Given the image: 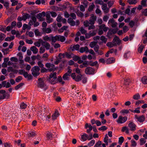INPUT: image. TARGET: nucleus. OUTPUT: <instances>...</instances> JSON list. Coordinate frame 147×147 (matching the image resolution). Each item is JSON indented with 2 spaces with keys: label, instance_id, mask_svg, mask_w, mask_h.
I'll list each match as a JSON object with an SVG mask.
<instances>
[{
  "label": "nucleus",
  "instance_id": "58836bf2",
  "mask_svg": "<svg viewBox=\"0 0 147 147\" xmlns=\"http://www.w3.org/2000/svg\"><path fill=\"white\" fill-rule=\"evenodd\" d=\"M53 136V134H51V132H48L46 136L47 137L48 140L51 139V138H52Z\"/></svg>",
  "mask_w": 147,
  "mask_h": 147
},
{
  "label": "nucleus",
  "instance_id": "72a5a7b5",
  "mask_svg": "<svg viewBox=\"0 0 147 147\" xmlns=\"http://www.w3.org/2000/svg\"><path fill=\"white\" fill-rule=\"evenodd\" d=\"M89 64V62L88 61H85L82 63V64L80 65V67L82 68L87 67Z\"/></svg>",
  "mask_w": 147,
  "mask_h": 147
},
{
  "label": "nucleus",
  "instance_id": "aec40b11",
  "mask_svg": "<svg viewBox=\"0 0 147 147\" xmlns=\"http://www.w3.org/2000/svg\"><path fill=\"white\" fill-rule=\"evenodd\" d=\"M42 45L45 47L47 50L50 49V45L47 42L44 41L42 40Z\"/></svg>",
  "mask_w": 147,
  "mask_h": 147
},
{
  "label": "nucleus",
  "instance_id": "4c0bfd02",
  "mask_svg": "<svg viewBox=\"0 0 147 147\" xmlns=\"http://www.w3.org/2000/svg\"><path fill=\"white\" fill-rule=\"evenodd\" d=\"M107 46L111 48L114 46H116L113 43V41L112 42H109L107 44Z\"/></svg>",
  "mask_w": 147,
  "mask_h": 147
},
{
  "label": "nucleus",
  "instance_id": "cd10ccee",
  "mask_svg": "<svg viewBox=\"0 0 147 147\" xmlns=\"http://www.w3.org/2000/svg\"><path fill=\"white\" fill-rule=\"evenodd\" d=\"M70 76V75L68 74L67 73H65L63 75L62 78L64 80H68L69 79Z\"/></svg>",
  "mask_w": 147,
  "mask_h": 147
},
{
  "label": "nucleus",
  "instance_id": "680f3d73",
  "mask_svg": "<svg viewBox=\"0 0 147 147\" xmlns=\"http://www.w3.org/2000/svg\"><path fill=\"white\" fill-rule=\"evenodd\" d=\"M114 3V2L113 1H109L107 3V4L108 5V6L109 7V8L111 7L112 5H113Z\"/></svg>",
  "mask_w": 147,
  "mask_h": 147
},
{
  "label": "nucleus",
  "instance_id": "2f4dec72",
  "mask_svg": "<svg viewBox=\"0 0 147 147\" xmlns=\"http://www.w3.org/2000/svg\"><path fill=\"white\" fill-rule=\"evenodd\" d=\"M135 130V129H122L121 131L122 132H125L127 134L129 135L131 134L129 131L130 130L133 131Z\"/></svg>",
  "mask_w": 147,
  "mask_h": 147
},
{
  "label": "nucleus",
  "instance_id": "20e7f679",
  "mask_svg": "<svg viewBox=\"0 0 147 147\" xmlns=\"http://www.w3.org/2000/svg\"><path fill=\"white\" fill-rule=\"evenodd\" d=\"M40 70V69L38 66H35L31 70L32 71V74L34 77L37 76L40 74L39 72Z\"/></svg>",
  "mask_w": 147,
  "mask_h": 147
},
{
  "label": "nucleus",
  "instance_id": "4d7b16f0",
  "mask_svg": "<svg viewBox=\"0 0 147 147\" xmlns=\"http://www.w3.org/2000/svg\"><path fill=\"white\" fill-rule=\"evenodd\" d=\"M107 39L105 36H102V43H106L107 41Z\"/></svg>",
  "mask_w": 147,
  "mask_h": 147
},
{
  "label": "nucleus",
  "instance_id": "49530a36",
  "mask_svg": "<svg viewBox=\"0 0 147 147\" xmlns=\"http://www.w3.org/2000/svg\"><path fill=\"white\" fill-rule=\"evenodd\" d=\"M124 140V138L122 136H121L119 138V144L121 145L123 142Z\"/></svg>",
  "mask_w": 147,
  "mask_h": 147
},
{
  "label": "nucleus",
  "instance_id": "69168bd1",
  "mask_svg": "<svg viewBox=\"0 0 147 147\" xmlns=\"http://www.w3.org/2000/svg\"><path fill=\"white\" fill-rule=\"evenodd\" d=\"M95 141L94 140H91L88 145V146H92L95 143Z\"/></svg>",
  "mask_w": 147,
  "mask_h": 147
},
{
  "label": "nucleus",
  "instance_id": "ddd939ff",
  "mask_svg": "<svg viewBox=\"0 0 147 147\" xmlns=\"http://www.w3.org/2000/svg\"><path fill=\"white\" fill-rule=\"evenodd\" d=\"M108 23L113 28L116 27L117 25V23L116 22H115V20L113 18L109 20Z\"/></svg>",
  "mask_w": 147,
  "mask_h": 147
},
{
  "label": "nucleus",
  "instance_id": "b1692460",
  "mask_svg": "<svg viewBox=\"0 0 147 147\" xmlns=\"http://www.w3.org/2000/svg\"><path fill=\"white\" fill-rule=\"evenodd\" d=\"M42 31L43 32L47 33H49L52 31L51 29L50 28H43L42 29Z\"/></svg>",
  "mask_w": 147,
  "mask_h": 147
},
{
  "label": "nucleus",
  "instance_id": "5701e85b",
  "mask_svg": "<svg viewBox=\"0 0 147 147\" xmlns=\"http://www.w3.org/2000/svg\"><path fill=\"white\" fill-rule=\"evenodd\" d=\"M28 136L29 137H33L35 136L36 134L35 131H29L28 133Z\"/></svg>",
  "mask_w": 147,
  "mask_h": 147
},
{
  "label": "nucleus",
  "instance_id": "f3484780",
  "mask_svg": "<svg viewBox=\"0 0 147 147\" xmlns=\"http://www.w3.org/2000/svg\"><path fill=\"white\" fill-rule=\"evenodd\" d=\"M90 122L92 125H94L96 124L98 126H100L101 125V122L98 120H96L94 119H93L91 120Z\"/></svg>",
  "mask_w": 147,
  "mask_h": 147
},
{
  "label": "nucleus",
  "instance_id": "6e6d98bb",
  "mask_svg": "<svg viewBox=\"0 0 147 147\" xmlns=\"http://www.w3.org/2000/svg\"><path fill=\"white\" fill-rule=\"evenodd\" d=\"M95 7L94 5L92 3V5H91L88 8V10L89 11H91L93 10V9Z\"/></svg>",
  "mask_w": 147,
  "mask_h": 147
},
{
  "label": "nucleus",
  "instance_id": "f8f14e48",
  "mask_svg": "<svg viewBox=\"0 0 147 147\" xmlns=\"http://www.w3.org/2000/svg\"><path fill=\"white\" fill-rule=\"evenodd\" d=\"M112 41L114 45L117 46V45H119L120 44L121 41L117 36H115L113 38Z\"/></svg>",
  "mask_w": 147,
  "mask_h": 147
},
{
  "label": "nucleus",
  "instance_id": "603ef678",
  "mask_svg": "<svg viewBox=\"0 0 147 147\" xmlns=\"http://www.w3.org/2000/svg\"><path fill=\"white\" fill-rule=\"evenodd\" d=\"M57 80L59 82L61 83L62 84H64L65 83V82L63 81L62 78L61 76H59L57 79Z\"/></svg>",
  "mask_w": 147,
  "mask_h": 147
},
{
  "label": "nucleus",
  "instance_id": "c03bdc74",
  "mask_svg": "<svg viewBox=\"0 0 147 147\" xmlns=\"http://www.w3.org/2000/svg\"><path fill=\"white\" fill-rule=\"evenodd\" d=\"M133 98L134 99L137 100L140 98V96L139 94L137 93L134 95Z\"/></svg>",
  "mask_w": 147,
  "mask_h": 147
},
{
  "label": "nucleus",
  "instance_id": "a19ab883",
  "mask_svg": "<svg viewBox=\"0 0 147 147\" xmlns=\"http://www.w3.org/2000/svg\"><path fill=\"white\" fill-rule=\"evenodd\" d=\"M58 36L59 37V41H61V42H64L65 40V38L64 36H61L60 35H59Z\"/></svg>",
  "mask_w": 147,
  "mask_h": 147
},
{
  "label": "nucleus",
  "instance_id": "0eeeda50",
  "mask_svg": "<svg viewBox=\"0 0 147 147\" xmlns=\"http://www.w3.org/2000/svg\"><path fill=\"white\" fill-rule=\"evenodd\" d=\"M39 82L38 83V86L44 90H46L47 88V86L45 84L44 82L42 80L41 78L38 79Z\"/></svg>",
  "mask_w": 147,
  "mask_h": 147
},
{
  "label": "nucleus",
  "instance_id": "052dcab7",
  "mask_svg": "<svg viewBox=\"0 0 147 147\" xmlns=\"http://www.w3.org/2000/svg\"><path fill=\"white\" fill-rule=\"evenodd\" d=\"M131 145L132 146L135 147L136 146L137 143L134 140H132L131 141Z\"/></svg>",
  "mask_w": 147,
  "mask_h": 147
},
{
  "label": "nucleus",
  "instance_id": "6ab92c4d",
  "mask_svg": "<svg viewBox=\"0 0 147 147\" xmlns=\"http://www.w3.org/2000/svg\"><path fill=\"white\" fill-rule=\"evenodd\" d=\"M102 10L105 13H108L109 11V9L107 7V4L105 3L102 4Z\"/></svg>",
  "mask_w": 147,
  "mask_h": 147
},
{
  "label": "nucleus",
  "instance_id": "09e8293b",
  "mask_svg": "<svg viewBox=\"0 0 147 147\" xmlns=\"http://www.w3.org/2000/svg\"><path fill=\"white\" fill-rule=\"evenodd\" d=\"M129 112V111L127 109H123L121 110L120 111V113L123 115L125 114H127Z\"/></svg>",
  "mask_w": 147,
  "mask_h": 147
},
{
  "label": "nucleus",
  "instance_id": "774afa93",
  "mask_svg": "<svg viewBox=\"0 0 147 147\" xmlns=\"http://www.w3.org/2000/svg\"><path fill=\"white\" fill-rule=\"evenodd\" d=\"M12 146L10 144L5 143L4 144V147H12Z\"/></svg>",
  "mask_w": 147,
  "mask_h": 147
},
{
  "label": "nucleus",
  "instance_id": "864d4df0",
  "mask_svg": "<svg viewBox=\"0 0 147 147\" xmlns=\"http://www.w3.org/2000/svg\"><path fill=\"white\" fill-rule=\"evenodd\" d=\"M24 85V83H21L19 84L18 85L16 86L15 88V89L16 90H17L19 88L21 87Z\"/></svg>",
  "mask_w": 147,
  "mask_h": 147
},
{
  "label": "nucleus",
  "instance_id": "393cba45",
  "mask_svg": "<svg viewBox=\"0 0 147 147\" xmlns=\"http://www.w3.org/2000/svg\"><path fill=\"white\" fill-rule=\"evenodd\" d=\"M59 38L58 35H56L54 36H52L51 40L52 42L55 43L57 41H59Z\"/></svg>",
  "mask_w": 147,
  "mask_h": 147
},
{
  "label": "nucleus",
  "instance_id": "c9c22d12",
  "mask_svg": "<svg viewBox=\"0 0 147 147\" xmlns=\"http://www.w3.org/2000/svg\"><path fill=\"white\" fill-rule=\"evenodd\" d=\"M85 128H88L89 129H92L93 128V129H96V126H93V127L91 125V124L90 123H86V124Z\"/></svg>",
  "mask_w": 147,
  "mask_h": 147
},
{
  "label": "nucleus",
  "instance_id": "412c9836",
  "mask_svg": "<svg viewBox=\"0 0 147 147\" xmlns=\"http://www.w3.org/2000/svg\"><path fill=\"white\" fill-rule=\"evenodd\" d=\"M59 115V114L57 111H56L51 116L52 119L53 120L56 119Z\"/></svg>",
  "mask_w": 147,
  "mask_h": 147
},
{
  "label": "nucleus",
  "instance_id": "a18cd8bd",
  "mask_svg": "<svg viewBox=\"0 0 147 147\" xmlns=\"http://www.w3.org/2000/svg\"><path fill=\"white\" fill-rule=\"evenodd\" d=\"M144 46L143 45H141L138 47V52L140 53H141L143 51Z\"/></svg>",
  "mask_w": 147,
  "mask_h": 147
},
{
  "label": "nucleus",
  "instance_id": "4468645a",
  "mask_svg": "<svg viewBox=\"0 0 147 147\" xmlns=\"http://www.w3.org/2000/svg\"><path fill=\"white\" fill-rule=\"evenodd\" d=\"M46 13L45 12L43 11L41 13H38L36 16L37 18L40 21L43 20L42 17H45V16Z\"/></svg>",
  "mask_w": 147,
  "mask_h": 147
},
{
  "label": "nucleus",
  "instance_id": "7ed1b4c3",
  "mask_svg": "<svg viewBox=\"0 0 147 147\" xmlns=\"http://www.w3.org/2000/svg\"><path fill=\"white\" fill-rule=\"evenodd\" d=\"M107 88H105L103 89V92L104 93V95L107 98H111L113 96L114 90L111 89L108 92H107Z\"/></svg>",
  "mask_w": 147,
  "mask_h": 147
},
{
  "label": "nucleus",
  "instance_id": "7c9ffc66",
  "mask_svg": "<svg viewBox=\"0 0 147 147\" xmlns=\"http://www.w3.org/2000/svg\"><path fill=\"white\" fill-rule=\"evenodd\" d=\"M74 55L72 53L65 52V57L67 59H71L73 57Z\"/></svg>",
  "mask_w": 147,
  "mask_h": 147
},
{
  "label": "nucleus",
  "instance_id": "473e14b6",
  "mask_svg": "<svg viewBox=\"0 0 147 147\" xmlns=\"http://www.w3.org/2000/svg\"><path fill=\"white\" fill-rule=\"evenodd\" d=\"M30 50L32 51L34 54L37 53L38 51V49L35 46H33L31 47Z\"/></svg>",
  "mask_w": 147,
  "mask_h": 147
},
{
  "label": "nucleus",
  "instance_id": "a878e982",
  "mask_svg": "<svg viewBox=\"0 0 147 147\" xmlns=\"http://www.w3.org/2000/svg\"><path fill=\"white\" fill-rule=\"evenodd\" d=\"M23 75L25 78H27L29 80H30L32 79V76L31 74L29 75L26 72Z\"/></svg>",
  "mask_w": 147,
  "mask_h": 147
},
{
  "label": "nucleus",
  "instance_id": "bb28decb",
  "mask_svg": "<svg viewBox=\"0 0 147 147\" xmlns=\"http://www.w3.org/2000/svg\"><path fill=\"white\" fill-rule=\"evenodd\" d=\"M141 82L144 84H147V76L143 77L141 79Z\"/></svg>",
  "mask_w": 147,
  "mask_h": 147
},
{
  "label": "nucleus",
  "instance_id": "37998d69",
  "mask_svg": "<svg viewBox=\"0 0 147 147\" xmlns=\"http://www.w3.org/2000/svg\"><path fill=\"white\" fill-rule=\"evenodd\" d=\"M88 135L86 134H84L82 136V139L83 141H85L87 140Z\"/></svg>",
  "mask_w": 147,
  "mask_h": 147
},
{
  "label": "nucleus",
  "instance_id": "9d476101",
  "mask_svg": "<svg viewBox=\"0 0 147 147\" xmlns=\"http://www.w3.org/2000/svg\"><path fill=\"white\" fill-rule=\"evenodd\" d=\"M114 28L110 30L109 31L107 34V36L108 37L110 38V36H111L112 34H114L117 32L118 28L117 27Z\"/></svg>",
  "mask_w": 147,
  "mask_h": 147
},
{
  "label": "nucleus",
  "instance_id": "ea45409f",
  "mask_svg": "<svg viewBox=\"0 0 147 147\" xmlns=\"http://www.w3.org/2000/svg\"><path fill=\"white\" fill-rule=\"evenodd\" d=\"M80 47V45L78 44H76L74 45L73 46V49H72V50L73 51L75 50L78 51L79 50Z\"/></svg>",
  "mask_w": 147,
  "mask_h": 147
},
{
  "label": "nucleus",
  "instance_id": "39448f33",
  "mask_svg": "<svg viewBox=\"0 0 147 147\" xmlns=\"http://www.w3.org/2000/svg\"><path fill=\"white\" fill-rule=\"evenodd\" d=\"M115 59L113 57H111L107 59H105L102 58V63L103 64H108L114 63Z\"/></svg>",
  "mask_w": 147,
  "mask_h": 147
},
{
  "label": "nucleus",
  "instance_id": "e2e57ef3",
  "mask_svg": "<svg viewBox=\"0 0 147 147\" xmlns=\"http://www.w3.org/2000/svg\"><path fill=\"white\" fill-rule=\"evenodd\" d=\"M129 29V27L126 26H125L123 28V31L125 33Z\"/></svg>",
  "mask_w": 147,
  "mask_h": 147
},
{
  "label": "nucleus",
  "instance_id": "f257e3e1",
  "mask_svg": "<svg viewBox=\"0 0 147 147\" xmlns=\"http://www.w3.org/2000/svg\"><path fill=\"white\" fill-rule=\"evenodd\" d=\"M49 107L44 105L40 107L38 109L37 111L40 113V117L42 119H44L45 117L46 120H48L51 118L50 114L47 115L49 113Z\"/></svg>",
  "mask_w": 147,
  "mask_h": 147
},
{
  "label": "nucleus",
  "instance_id": "f704fd0d",
  "mask_svg": "<svg viewBox=\"0 0 147 147\" xmlns=\"http://www.w3.org/2000/svg\"><path fill=\"white\" fill-rule=\"evenodd\" d=\"M24 15L22 16V18L24 21H25L28 18H30V16L29 14L27 13H24Z\"/></svg>",
  "mask_w": 147,
  "mask_h": 147
},
{
  "label": "nucleus",
  "instance_id": "bf43d9fd",
  "mask_svg": "<svg viewBox=\"0 0 147 147\" xmlns=\"http://www.w3.org/2000/svg\"><path fill=\"white\" fill-rule=\"evenodd\" d=\"M16 7V10H18L21 7H22L23 5L21 3H18Z\"/></svg>",
  "mask_w": 147,
  "mask_h": 147
},
{
  "label": "nucleus",
  "instance_id": "338daca9",
  "mask_svg": "<svg viewBox=\"0 0 147 147\" xmlns=\"http://www.w3.org/2000/svg\"><path fill=\"white\" fill-rule=\"evenodd\" d=\"M80 31L82 34H86V31L83 27H82L80 28Z\"/></svg>",
  "mask_w": 147,
  "mask_h": 147
},
{
  "label": "nucleus",
  "instance_id": "2eb2a0df",
  "mask_svg": "<svg viewBox=\"0 0 147 147\" xmlns=\"http://www.w3.org/2000/svg\"><path fill=\"white\" fill-rule=\"evenodd\" d=\"M135 118L137 121L140 122H143L145 120V117L143 115L138 116L137 115H135Z\"/></svg>",
  "mask_w": 147,
  "mask_h": 147
},
{
  "label": "nucleus",
  "instance_id": "4be33fe9",
  "mask_svg": "<svg viewBox=\"0 0 147 147\" xmlns=\"http://www.w3.org/2000/svg\"><path fill=\"white\" fill-rule=\"evenodd\" d=\"M67 22L71 26L76 25V22L71 18H69L67 20Z\"/></svg>",
  "mask_w": 147,
  "mask_h": 147
},
{
  "label": "nucleus",
  "instance_id": "de8ad7c7",
  "mask_svg": "<svg viewBox=\"0 0 147 147\" xmlns=\"http://www.w3.org/2000/svg\"><path fill=\"white\" fill-rule=\"evenodd\" d=\"M140 145L142 146L144 145L146 142V141L145 139V138L144 139L142 138L140 139Z\"/></svg>",
  "mask_w": 147,
  "mask_h": 147
},
{
  "label": "nucleus",
  "instance_id": "423d86ee",
  "mask_svg": "<svg viewBox=\"0 0 147 147\" xmlns=\"http://www.w3.org/2000/svg\"><path fill=\"white\" fill-rule=\"evenodd\" d=\"M127 120V117L121 116H119L117 119L116 120V122L119 124H121L125 123Z\"/></svg>",
  "mask_w": 147,
  "mask_h": 147
},
{
  "label": "nucleus",
  "instance_id": "f03ea898",
  "mask_svg": "<svg viewBox=\"0 0 147 147\" xmlns=\"http://www.w3.org/2000/svg\"><path fill=\"white\" fill-rule=\"evenodd\" d=\"M56 72L51 73L49 75V81L52 84H54L57 82Z\"/></svg>",
  "mask_w": 147,
  "mask_h": 147
},
{
  "label": "nucleus",
  "instance_id": "13d9d810",
  "mask_svg": "<svg viewBox=\"0 0 147 147\" xmlns=\"http://www.w3.org/2000/svg\"><path fill=\"white\" fill-rule=\"evenodd\" d=\"M108 29V28L105 27V24H102V29L104 32H106Z\"/></svg>",
  "mask_w": 147,
  "mask_h": 147
},
{
  "label": "nucleus",
  "instance_id": "c85d7f7f",
  "mask_svg": "<svg viewBox=\"0 0 147 147\" xmlns=\"http://www.w3.org/2000/svg\"><path fill=\"white\" fill-rule=\"evenodd\" d=\"M128 126L130 128H135L136 127V125L133 122L130 121L128 124Z\"/></svg>",
  "mask_w": 147,
  "mask_h": 147
},
{
  "label": "nucleus",
  "instance_id": "3c124183",
  "mask_svg": "<svg viewBox=\"0 0 147 147\" xmlns=\"http://www.w3.org/2000/svg\"><path fill=\"white\" fill-rule=\"evenodd\" d=\"M97 43V42H92L90 43L89 46L91 48H93L95 47Z\"/></svg>",
  "mask_w": 147,
  "mask_h": 147
},
{
  "label": "nucleus",
  "instance_id": "c756f323",
  "mask_svg": "<svg viewBox=\"0 0 147 147\" xmlns=\"http://www.w3.org/2000/svg\"><path fill=\"white\" fill-rule=\"evenodd\" d=\"M42 40L40 39L38 41L36 42H34V44L36 46L39 47L40 46L41 44H42Z\"/></svg>",
  "mask_w": 147,
  "mask_h": 147
},
{
  "label": "nucleus",
  "instance_id": "0e129e2a",
  "mask_svg": "<svg viewBox=\"0 0 147 147\" xmlns=\"http://www.w3.org/2000/svg\"><path fill=\"white\" fill-rule=\"evenodd\" d=\"M26 107V105L24 102L21 103L20 105V108L22 109H25Z\"/></svg>",
  "mask_w": 147,
  "mask_h": 147
},
{
  "label": "nucleus",
  "instance_id": "6e6552de",
  "mask_svg": "<svg viewBox=\"0 0 147 147\" xmlns=\"http://www.w3.org/2000/svg\"><path fill=\"white\" fill-rule=\"evenodd\" d=\"M71 76L73 79L76 81L78 82L81 80V77L82 75L81 74H79L77 76L76 75L75 73H74L71 74Z\"/></svg>",
  "mask_w": 147,
  "mask_h": 147
},
{
  "label": "nucleus",
  "instance_id": "e433bc0d",
  "mask_svg": "<svg viewBox=\"0 0 147 147\" xmlns=\"http://www.w3.org/2000/svg\"><path fill=\"white\" fill-rule=\"evenodd\" d=\"M131 53L130 51H127L125 53L124 55V58L126 59H127L131 56Z\"/></svg>",
  "mask_w": 147,
  "mask_h": 147
},
{
  "label": "nucleus",
  "instance_id": "a211bd4d",
  "mask_svg": "<svg viewBox=\"0 0 147 147\" xmlns=\"http://www.w3.org/2000/svg\"><path fill=\"white\" fill-rule=\"evenodd\" d=\"M79 51L81 53L85 52L86 53L88 52L89 49L87 47L85 46L84 47H82L80 48Z\"/></svg>",
  "mask_w": 147,
  "mask_h": 147
},
{
  "label": "nucleus",
  "instance_id": "1a4fd4ad",
  "mask_svg": "<svg viewBox=\"0 0 147 147\" xmlns=\"http://www.w3.org/2000/svg\"><path fill=\"white\" fill-rule=\"evenodd\" d=\"M95 70L92 67H87L85 69V73L88 75L93 74H94Z\"/></svg>",
  "mask_w": 147,
  "mask_h": 147
},
{
  "label": "nucleus",
  "instance_id": "79ce46f5",
  "mask_svg": "<svg viewBox=\"0 0 147 147\" xmlns=\"http://www.w3.org/2000/svg\"><path fill=\"white\" fill-rule=\"evenodd\" d=\"M15 38V36H11L10 37H7L5 39V40L6 41H11V40H13Z\"/></svg>",
  "mask_w": 147,
  "mask_h": 147
},
{
  "label": "nucleus",
  "instance_id": "5fc2aeb1",
  "mask_svg": "<svg viewBox=\"0 0 147 147\" xmlns=\"http://www.w3.org/2000/svg\"><path fill=\"white\" fill-rule=\"evenodd\" d=\"M58 57L60 59H61L62 58H64L65 57V53L63 54L60 53Z\"/></svg>",
  "mask_w": 147,
  "mask_h": 147
},
{
  "label": "nucleus",
  "instance_id": "dca6fc26",
  "mask_svg": "<svg viewBox=\"0 0 147 147\" xmlns=\"http://www.w3.org/2000/svg\"><path fill=\"white\" fill-rule=\"evenodd\" d=\"M96 19V17L94 16L93 14L91 15V17L90 18L89 21L90 24L91 25H94L95 23V21Z\"/></svg>",
  "mask_w": 147,
  "mask_h": 147
},
{
  "label": "nucleus",
  "instance_id": "8fccbe9b",
  "mask_svg": "<svg viewBox=\"0 0 147 147\" xmlns=\"http://www.w3.org/2000/svg\"><path fill=\"white\" fill-rule=\"evenodd\" d=\"M78 16H79L80 17H82L84 16V14L82 12L78 11L76 12Z\"/></svg>",
  "mask_w": 147,
  "mask_h": 147
},
{
  "label": "nucleus",
  "instance_id": "9b49d317",
  "mask_svg": "<svg viewBox=\"0 0 147 147\" xmlns=\"http://www.w3.org/2000/svg\"><path fill=\"white\" fill-rule=\"evenodd\" d=\"M46 66L49 68L48 70L50 71H52L55 70L56 68L54 64L50 63H47L45 64Z\"/></svg>",
  "mask_w": 147,
  "mask_h": 147
}]
</instances>
